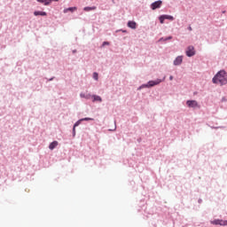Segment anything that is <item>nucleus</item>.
Listing matches in <instances>:
<instances>
[{
    "instance_id": "obj_15",
    "label": "nucleus",
    "mask_w": 227,
    "mask_h": 227,
    "mask_svg": "<svg viewBox=\"0 0 227 227\" xmlns=\"http://www.w3.org/2000/svg\"><path fill=\"white\" fill-rule=\"evenodd\" d=\"M80 97H81V98H90V97H91V95H90V94L86 95L84 93H81Z\"/></svg>"
},
{
    "instance_id": "obj_8",
    "label": "nucleus",
    "mask_w": 227,
    "mask_h": 227,
    "mask_svg": "<svg viewBox=\"0 0 227 227\" xmlns=\"http://www.w3.org/2000/svg\"><path fill=\"white\" fill-rule=\"evenodd\" d=\"M182 56L177 57L175 60H174V65L178 66V65H182Z\"/></svg>"
},
{
    "instance_id": "obj_19",
    "label": "nucleus",
    "mask_w": 227,
    "mask_h": 227,
    "mask_svg": "<svg viewBox=\"0 0 227 227\" xmlns=\"http://www.w3.org/2000/svg\"><path fill=\"white\" fill-rule=\"evenodd\" d=\"M93 121V118H83V119H81V121Z\"/></svg>"
},
{
    "instance_id": "obj_25",
    "label": "nucleus",
    "mask_w": 227,
    "mask_h": 227,
    "mask_svg": "<svg viewBox=\"0 0 227 227\" xmlns=\"http://www.w3.org/2000/svg\"><path fill=\"white\" fill-rule=\"evenodd\" d=\"M189 31H192V27H189Z\"/></svg>"
},
{
    "instance_id": "obj_18",
    "label": "nucleus",
    "mask_w": 227,
    "mask_h": 227,
    "mask_svg": "<svg viewBox=\"0 0 227 227\" xmlns=\"http://www.w3.org/2000/svg\"><path fill=\"white\" fill-rule=\"evenodd\" d=\"M160 24H164V20H166V18L164 15L160 16L159 18Z\"/></svg>"
},
{
    "instance_id": "obj_17",
    "label": "nucleus",
    "mask_w": 227,
    "mask_h": 227,
    "mask_svg": "<svg viewBox=\"0 0 227 227\" xmlns=\"http://www.w3.org/2000/svg\"><path fill=\"white\" fill-rule=\"evenodd\" d=\"M173 39V36H168L167 38L164 39V37H161L160 39V42H166L167 40H172Z\"/></svg>"
},
{
    "instance_id": "obj_5",
    "label": "nucleus",
    "mask_w": 227,
    "mask_h": 227,
    "mask_svg": "<svg viewBox=\"0 0 227 227\" xmlns=\"http://www.w3.org/2000/svg\"><path fill=\"white\" fill-rule=\"evenodd\" d=\"M186 106H188V107H200V105L198 104V101L196 100H188L186 102Z\"/></svg>"
},
{
    "instance_id": "obj_9",
    "label": "nucleus",
    "mask_w": 227,
    "mask_h": 227,
    "mask_svg": "<svg viewBox=\"0 0 227 227\" xmlns=\"http://www.w3.org/2000/svg\"><path fill=\"white\" fill-rule=\"evenodd\" d=\"M34 15H35V17H38V15H41L42 17H45L47 15V12H40V11H35L34 12Z\"/></svg>"
},
{
    "instance_id": "obj_21",
    "label": "nucleus",
    "mask_w": 227,
    "mask_h": 227,
    "mask_svg": "<svg viewBox=\"0 0 227 227\" xmlns=\"http://www.w3.org/2000/svg\"><path fill=\"white\" fill-rule=\"evenodd\" d=\"M82 121H77L75 123H74V127H79V125H81V122H82Z\"/></svg>"
},
{
    "instance_id": "obj_20",
    "label": "nucleus",
    "mask_w": 227,
    "mask_h": 227,
    "mask_svg": "<svg viewBox=\"0 0 227 227\" xmlns=\"http://www.w3.org/2000/svg\"><path fill=\"white\" fill-rule=\"evenodd\" d=\"M93 79H95V81H98V73H93Z\"/></svg>"
},
{
    "instance_id": "obj_14",
    "label": "nucleus",
    "mask_w": 227,
    "mask_h": 227,
    "mask_svg": "<svg viewBox=\"0 0 227 227\" xmlns=\"http://www.w3.org/2000/svg\"><path fill=\"white\" fill-rule=\"evenodd\" d=\"M84 12H91L93 10H97L96 6H92V7H84L83 8Z\"/></svg>"
},
{
    "instance_id": "obj_1",
    "label": "nucleus",
    "mask_w": 227,
    "mask_h": 227,
    "mask_svg": "<svg viewBox=\"0 0 227 227\" xmlns=\"http://www.w3.org/2000/svg\"><path fill=\"white\" fill-rule=\"evenodd\" d=\"M214 84H220V86H223V84H227V74L226 71L221 70L219 71L213 78Z\"/></svg>"
},
{
    "instance_id": "obj_11",
    "label": "nucleus",
    "mask_w": 227,
    "mask_h": 227,
    "mask_svg": "<svg viewBox=\"0 0 227 227\" xmlns=\"http://www.w3.org/2000/svg\"><path fill=\"white\" fill-rule=\"evenodd\" d=\"M77 7H69L67 9H64V13H68V12H76Z\"/></svg>"
},
{
    "instance_id": "obj_12",
    "label": "nucleus",
    "mask_w": 227,
    "mask_h": 227,
    "mask_svg": "<svg viewBox=\"0 0 227 227\" xmlns=\"http://www.w3.org/2000/svg\"><path fill=\"white\" fill-rule=\"evenodd\" d=\"M92 98L93 102H102V98H100V96L93 95Z\"/></svg>"
},
{
    "instance_id": "obj_10",
    "label": "nucleus",
    "mask_w": 227,
    "mask_h": 227,
    "mask_svg": "<svg viewBox=\"0 0 227 227\" xmlns=\"http://www.w3.org/2000/svg\"><path fill=\"white\" fill-rule=\"evenodd\" d=\"M137 26V25L135 21H129L128 22V27H130L131 29H136Z\"/></svg>"
},
{
    "instance_id": "obj_3",
    "label": "nucleus",
    "mask_w": 227,
    "mask_h": 227,
    "mask_svg": "<svg viewBox=\"0 0 227 227\" xmlns=\"http://www.w3.org/2000/svg\"><path fill=\"white\" fill-rule=\"evenodd\" d=\"M211 224H215V226H227V220L215 219L211 221Z\"/></svg>"
},
{
    "instance_id": "obj_23",
    "label": "nucleus",
    "mask_w": 227,
    "mask_h": 227,
    "mask_svg": "<svg viewBox=\"0 0 227 227\" xmlns=\"http://www.w3.org/2000/svg\"><path fill=\"white\" fill-rule=\"evenodd\" d=\"M74 136H75V127L73 128Z\"/></svg>"
},
{
    "instance_id": "obj_2",
    "label": "nucleus",
    "mask_w": 227,
    "mask_h": 227,
    "mask_svg": "<svg viewBox=\"0 0 227 227\" xmlns=\"http://www.w3.org/2000/svg\"><path fill=\"white\" fill-rule=\"evenodd\" d=\"M162 80L157 79L156 81H149L147 84L143 85L142 88H152L153 86H157V84H160Z\"/></svg>"
},
{
    "instance_id": "obj_7",
    "label": "nucleus",
    "mask_w": 227,
    "mask_h": 227,
    "mask_svg": "<svg viewBox=\"0 0 227 227\" xmlns=\"http://www.w3.org/2000/svg\"><path fill=\"white\" fill-rule=\"evenodd\" d=\"M52 1H59V0H37L38 3H43V4H44V6H49V4H51V3H52Z\"/></svg>"
},
{
    "instance_id": "obj_16",
    "label": "nucleus",
    "mask_w": 227,
    "mask_h": 227,
    "mask_svg": "<svg viewBox=\"0 0 227 227\" xmlns=\"http://www.w3.org/2000/svg\"><path fill=\"white\" fill-rule=\"evenodd\" d=\"M165 20H175V18L171 15H164Z\"/></svg>"
},
{
    "instance_id": "obj_6",
    "label": "nucleus",
    "mask_w": 227,
    "mask_h": 227,
    "mask_svg": "<svg viewBox=\"0 0 227 227\" xmlns=\"http://www.w3.org/2000/svg\"><path fill=\"white\" fill-rule=\"evenodd\" d=\"M162 6V1L159 0L152 4V10H157V8H160Z\"/></svg>"
},
{
    "instance_id": "obj_4",
    "label": "nucleus",
    "mask_w": 227,
    "mask_h": 227,
    "mask_svg": "<svg viewBox=\"0 0 227 227\" xmlns=\"http://www.w3.org/2000/svg\"><path fill=\"white\" fill-rule=\"evenodd\" d=\"M194 54H196V51H194V46H188L186 50V56H188V58H192Z\"/></svg>"
},
{
    "instance_id": "obj_22",
    "label": "nucleus",
    "mask_w": 227,
    "mask_h": 227,
    "mask_svg": "<svg viewBox=\"0 0 227 227\" xmlns=\"http://www.w3.org/2000/svg\"><path fill=\"white\" fill-rule=\"evenodd\" d=\"M106 45H109V42H104L103 44H102V46H103V47H106Z\"/></svg>"
},
{
    "instance_id": "obj_13",
    "label": "nucleus",
    "mask_w": 227,
    "mask_h": 227,
    "mask_svg": "<svg viewBox=\"0 0 227 227\" xmlns=\"http://www.w3.org/2000/svg\"><path fill=\"white\" fill-rule=\"evenodd\" d=\"M58 146V141H53L52 143L50 144L49 148L50 150H54Z\"/></svg>"
},
{
    "instance_id": "obj_24",
    "label": "nucleus",
    "mask_w": 227,
    "mask_h": 227,
    "mask_svg": "<svg viewBox=\"0 0 227 227\" xmlns=\"http://www.w3.org/2000/svg\"><path fill=\"white\" fill-rule=\"evenodd\" d=\"M169 81H173V76L172 75L169 76Z\"/></svg>"
}]
</instances>
